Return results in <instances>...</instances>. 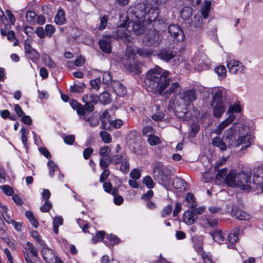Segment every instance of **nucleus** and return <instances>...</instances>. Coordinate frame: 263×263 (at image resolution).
Returning <instances> with one entry per match:
<instances>
[{
  "label": "nucleus",
  "mask_w": 263,
  "mask_h": 263,
  "mask_svg": "<svg viewBox=\"0 0 263 263\" xmlns=\"http://www.w3.org/2000/svg\"><path fill=\"white\" fill-rule=\"evenodd\" d=\"M27 54L33 62H36L40 57L39 52L34 49Z\"/></svg>",
  "instance_id": "64"
},
{
  "label": "nucleus",
  "mask_w": 263,
  "mask_h": 263,
  "mask_svg": "<svg viewBox=\"0 0 263 263\" xmlns=\"http://www.w3.org/2000/svg\"><path fill=\"white\" fill-rule=\"evenodd\" d=\"M160 20L157 24V27H153L154 29H149L148 32L143 37V44L146 46H158L162 40V35L156 30V27L159 28L158 25L160 24Z\"/></svg>",
  "instance_id": "5"
},
{
  "label": "nucleus",
  "mask_w": 263,
  "mask_h": 263,
  "mask_svg": "<svg viewBox=\"0 0 263 263\" xmlns=\"http://www.w3.org/2000/svg\"><path fill=\"white\" fill-rule=\"evenodd\" d=\"M100 119L102 122V127L105 130L109 129V125H108L110 122V117L109 112L107 110H105L100 117Z\"/></svg>",
  "instance_id": "25"
},
{
  "label": "nucleus",
  "mask_w": 263,
  "mask_h": 263,
  "mask_svg": "<svg viewBox=\"0 0 263 263\" xmlns=\"http://www.w3.org/2000/svg\"><path fill=\"white\" fill-rule=\"evenodd\" d=\"M228 170L226 168H224L219 170L217 172L216 179L217 180H219L221 182L225 183L226 181L224 180L226 177L227 176L228 174H227Z\"/></svg>",
  "instance_id": "40"
},
{
  "label": "nucleus",
  "mask_w": 263,
  "mask_h": 263,
  "mask_svg": "<svg viewBox=\"0 0 263 263\" xmlns=\"http://www.w3.org/2000/svg\"><path fill=\"white\" fill-rule=\"evenodd\" d=\"M180 98L185 106L189 105L196 99L195 91L194 89L185 91L180 95Z\"/></svg>",
  "instance_id": "17"
},
{
  "label": "nucleus",
  "mask_w": 263,
  "mask_h": 263,
  "mask_svg": "<svg viewBox=\"0 0 263 263\" xmlns=\"http://www.w3.org/2000/svg\"><path fill=\"white\" fill-rule=\"evenodd\" d=\"M192 14V10L190 7H184L180 11V16L183 20L189 19Z\"/></svg>",
  "instance_id": "41"
},
{
  "label": "nucleus",
  "mask_w": 263,
  "mask_h": 263,
  "mask_svg": "<svg viewBox=\"0 0 263 263\" xmlns=\"http://www.w3.org/2000/svg\"><path fill=\"white\" fill-rule=\"evenodd\" d=\"M41 248V253L44 260L46 263H52L53 261L58 257L55 255L53 251L49 248L46 244L45 246L42 247Z\"/></svg>",
  "instance_id": "14"
},
{
  "label": "nucleus",
  "mask_w": 263,
  "mask_h": 263,
  "mask_svg": "<svg viewBox=\"0 0 263 263\" xmlns=\"http://www.w3.org/2000/svg\"><path fill=\"white\" fill-rule=\"evenodd\" d=\"M200 127L199 125L196 123H193L191 124V130L189 133V136L190 137H195L196 134L199 131Z\"/></svg>",
  "instance_id": "55"
},
{
  "label": "nucleus",
  "mask_w": 263,
  "mask_h": 263,
  "mask_svg": "<svg viewBox=\"0 0 263 263\" xmlns=\"http://www.w3.org/2000/svg\"><path fill=\"white\" fill-rule=\"evenodd\" d=\"M47 166L49 169V174L51 177L54 176V172L59 171L58 166L52 160L48 161Z\"/></svg>",
  "instance_id": "39"
},
{
  "label": "nucleus",
  "mask_w": 263,
  "mask_h": 263,
  "mask_svg": "<svg viewBox=\"0 0 263 263\" xmlns=\"http://www.w3.org/2000/svg\"><path fill=\"white\" fill-rule=\"evenodd\" d=\"M212 144L214 146L219 147L224 151L227 149V145L219 137H215L212 140Z\"/></svg>",
  "instance_id": "31"
},
{
  "label": "nucleus",
  "mask_w": 263,
  "mask_h": 263,
  "mask_svg": "<svg viewBox=\"0 0 263 263\" xmlns=\"http://www.w3.org/2000/svg\"><path fill=\"white\" fill-rule=\"evenodd\" d=\"M147 142L151 146L158 145L161 143V140L159 137L154 134L147 135Z\"/></svg>",
  "instance_id": "42"
},
{
  "label": "nucleus",
  "mask_w": 263,
  "mask_h": 263,
  "mask_svg": "<svg viewBox=\"0 0 263 263\" xmlns=\"http://www.w3.org/2000/svg\"><path fill=\"white\" fill-rule=\"evenodd\" d=\"M227 66L231 73L240 74L245 72V66L238 61L234 59L230 60L227 62Z\"/></svg>",
  "instance_id": "12"
},
{
  "label": "nucleus",
  "mask_w": 263,
  "mask_h": 263,
  "mask_svg": "<svg viewBox=\"0 0 263 263\" xmlns=\"http://www.w3.org/2000/svg\"><path fill=\"white\" fill-rule=\"evenodd\" d=\"M42 61L44 64L49 68H54L56 66L55 63L51 60L50 57L46 53L42 55Z\"/></svg>",
  "instance_id": "37"
},
{
  "label": "nucleus",
  "mask_w": 263,
  "mask_h": 263,
  "mask_svg": "<svg viewBox=\"0 0 263 263\" xmlns=\"http://www.w3.org/2000/svg\"><path fill=\"white\" fill-rule=\"evenodd\" d=\"M159 13L157 0H146V4L138 3L130 7L125 17L128 31L140 35L148 28L147 25L157 27Z\"/></svg>",
  "instance_id": "1"
},
{
  "label": "nucleus",
  "mask_w": 263,
  "mask_h": 263,
  "mask_svg": "<svg viewBox=\"0 0 263 263\" xmlns=\"http://www.w3.org/2000/svg\"><path fill=\"white\" fill-rule=\"evenodd\" d=\"M180 87V85L178 82L172 83L165 93L171 95L176 92L177 90Z\"/></svg>",
  "instance_id": "57"
},
{
  "label": "nucleus",
  "mask_w": 263,
  "mask_h": 263,
  "mask_svg": "<svg viewBox=\"0 0 263 263\" xmlns=\"http://www.w3.org/2000/svg\"><path fill=\"white\" fill-rule=\"evenodd\" d=\"M242 107L239 103H235L234 104L230 105L227 114L235 115L234 113H239L241 111Z\"/></svg>",
  "instance_id": "32"
},
{
  "label": "nucleus",
  "mask_w": 263,
  "mask_h": 263,
  "mask_svg": "<svg viewBox=\"0 0 263 263\" xmlns=\"http://www.w3.org/2000/svg\"><path fill=\"white\" fill-rule=\"evenodd\" d=\"M110 158L111 163L115 165L120 164L122 161L124 159L122 156L119 154L110 156Z\"/></svg>",
  "instance_id": "61"
},
{
  "label": "nucleus",
  "mask_w": 263,
  "mask_h": 263,
  "mask_svg": "<svg viewBox=\"0 0 263 263\" xmlns=\"http://www.w3.org/2000/svg\"><path fill=\"white\" fill-rule=\"evenodd\" d=\"M63 219L61 216H55L53 221V230L57 234L59 232V227L63 224Z\"/></svg>",
  "instance_id": "35"
},
{
  "label": "nucleus",
  "mask_w": 263,
  "mask_h": 263,
  "mask_svg": "<svg viewBox=\"0 0 263 263\" xmlns=\"http://www.w3.org/2000/svg\"><path fill=\"white\" fill-rule=\"evenodd\" d=\"M211 3L210 1H205L201 10V13L203 17L205 19L207 18L210 11Z\"/></svg>",
  "instance_id": "43"
},
{
  "label": "nucleus",
  "mask_w": 263,
  "mask_h": 263,
  "mask_svg": "<svg viewBox=\"0 0 263 263\" xmlns=\"http://www.w3.org/2000/svg\"><path fill=\"white\" fill-rule=\"evenodd\" d=\"M100 136L102 141L105 143H109L112 141V138L110 135L106 131H101Z\"/></svg>",
  "instance_id": "52"
},
{
  "label": "nucleus",
  "mask_w": 263,
  "mask_h": 263,
  "mask_svg": "<svg viewBox=\"0 0 263 263\" xmlns=\"http://www.w3.org/2000/svg\"><path fill=\"white\" fill-rule=\"evenodd\" d=\"M252 184L256 185L252 187L263 190V165L258 167L254 172Z\"/></svg>",
  "instance_id": "13"
},
{
  "label": "nucleus",
  "mask_w": 263,
  "mask_h": 263,
  "mask_svg": "<svg viewBox=\"0 0 263 263\" xmlns=\"http://www.w3.org/2000/svg\"><path fill=\"white\" fill-rule=\"evenodd\" d=\"M211 106L213 109V115L216 118L221 117L226 110L224 102H211Z\"/></svg>",
  "instance_id": "19"
},
{
  "label": "nucleus",
  "mask_w": 263,
  "mask_h": 263,
  "mask_svg": "<svg viewBox=\"0 0 263 263\" xmlns=\"http://www.w3.org/2000/svg\"><path fill=\"white\" fill-rule=\"evenodd\" d=\"M236 124L233 123L232 126L224 133V138L229 141L230 144L235 147H238L242 145L241 149L243 150L249 147L252 141L254 139V136L252 135L250 127L241 125L238 127V137L233 140L234 136L236 133Z\"/></svg>",
  "instance_id": "3"
},
{
  "label": "nucleus",
  "mask_w": 263,
  "mask_h": 263,
  "mask_svg": "<svg viewBox=\"0 0 263 263\" xmlns=\"http://www.w3.org/2000/svg\"><path fill=\"white\" fill-rule=\"evenodd\" d=\"M142 181L148 189H152L154 186V182L152 178L149 176L144 177Z\"/></svg>",
  "instance_id": "58"
},
{
  "label": "nucleus",
  "mask_w": 263,
  "mask_h": 263,
  "mask_svg": "<svg viewBox=\"0 0 263 263\" xmlns=\"http://www.w3.org/2000/svg\"><path fill=\"white\" fill-rule=\"evenodd\" d=\"M85 85L84 83L80 85L74 84L73 86H71L69 90L71 92L82 93L83 91Z\"/></svg>",
  "instance_id": "53"
},
{
  "label": "nucleus",
  "mask_w": 263,
  "mask_h": 263,
  "mask_svg": "<svg viewBox=\"0 0 263 263\" xmlns=\"http://www.w3.org/2000/svg\"><path fill=\"white\" fill-rule=\"evenodd\" d=\"M105 235V232L103 231H99L97 234L91 239V242L96 244L100 241H102Z\"/></svg>",
  "instance_id": "56"
},
{
  "label": "nucleus",
  "mask_w": 263,
  "mask_h": 263,
  "mask_svg": "<svg viewBox=\"0 0 263 263\" xmlns=\"http://www.w3.org/2000/svg\"><path fill=\"white\" fill-rule=\"evenodd\" d=\"M21 133L22 134L21 140L24 145V146H26L27 141L28 139V134L29 133L28 130L25 128L24 127H22L21 129Z\"/></svg>",
  "instance_id": "63"
},
{
  "label": "nucleus",
  "mask_w": 263,
  "mask_h": 263,
  "mask_svg": "<svg viewBox=\"0 0 263 263\" xmlns=\"http://www.w3.org/2000/svg\"><path fill=\"white\" fill-rule=\"evenodd\" d=\"M98 99V97L93 95H86L83 98V101L84 102H91L93 104H95Z\"/></svg>",
  "instance_id": "48"
},
{
  "label": "nucleus",
  "mask_w": 263,
  "mask_h": 263,
  "mask_svg": "<svg viewBox=\"0 0 263 263\" xmlns=\"http://www.w3.org/2000/svg\"><path fill=\"white\" fill-rule=\"evenodd\" d=\"M77 223L80 227L82 229L84 233L88 232V223L80 218L77 219Z\"/></svg>",
  "instance_id": "62"
},
{
  "label": "nucleus",
  "mask_w": 263,
  "mask_h": 263,
  "mask_svg": "<svg viewBox=\"0 0 263 263\" xmlns=\"http://www.w3.org/2000/svg\"><path fill=\"white\" fill-rule=\"evenodd\" d=\"M2 216L4 220L6 221V222L8 223H11L14 220L11 219L10 215L8 214V209L6 206L3 205L2 206Z\"/></svg>",
  "instance_id": "50"
},
{
  "label": "nucleus",
  "mask_w": 263,
  "mask_h": 263,
  "mask_svg": "<svg viewBox=\"0 0 263 263\" xmlns=\"http://www.w3.org/2000/svg\"><path fill=\"white\" fill-rule=\"evenodd\" d=\"M237 230H234L232 231L228 236V240L230 242V244L227 246V248L229 249H234V245L236 243L238 240Z\"/></svg>",
  "instance_id": "26"
},
{
  "label": "nucleus",
  "mask_w": 263,
  "mask_h": 263,
  "mask_svg": "<svg viewBox=\"0 0 263 263\" xmlns=\"http://www.w3.org/2000/svg\"><path fill=\"white\" fill-rule=\"evenodd\" d=\"M111 152V148L107 145H105L101 147L99 151V155L102 157L107 156Z\"/></svg>",
  "instance_id": "60"
},
{
  "label": "nucleus",
  "mask_w": 263,
  "mask_h": 263,
  "mask_svg": "<svg viewBox=\"0 0 263 263\" xmlns=\"http://www.w3.org/2000/svg\"><path fill=\"white\" fill-rule=\"evenodd\" d=\"M172 183L176 189L181 191L185 190L186 189V182L179 177H175L172 180Z\"/></svg>",
  "instance_id": "27"
},
{
  "label": "nucleus",
  "mask_w": 263,
  "mask_h": 263,
  "mask_svg": "<svg viewBox=\"0 0 263 263\" xmlns=\"http://www.w3.org/2000/svg\"><path fill=\"white\" fill-rule=\"evenodd\" d=\"M85 105L83 106V113L82 115H79L80 119L83 118L85 116H90V113L92 112L94 110L93 103L91 102H85Z\"/></svg>",
  "instance_id": "28"
},
{
  "label": "nucleus",
  "mask_w": 263,
  "mask_h": 263,
  "mask_svg": "<svg viewBox=\"0 0 263 263\" xmlns=\"http://www.w3.org/2000/svg\"><path fill=\"white\" fill-rule=\"evenodd\" d=\"M184 204L190 208H194L196 206V203L193 194L189 193L186 194Z\"/></svg>",
  "instance_id": "29"
},
{
  "label": "nucleus",
  "mask_w": 263,
  "mask_h": 263,
  "mask_svg": "<svg viewBox=\"0 0 263 263\" xmlns=\"http://www.w3.org/2000/svg\"><path fill=\"white\" fill-rule=\"evenodd\" d=\"M194 21L193 22V26L194 27L199 29H202L203 28L202 24V18L200 16L195 15L194 16Z\"/></svg>",
  "instance_id": "59"
},
{
  "label": "nucleus",
  "mask_w": 263,
  "mask_h": 263,
  "mask_svg": "<svg viewBox=\"0 0 263 263\" xmlns=\"http://www.w3.org/2000/svg\"><path fill=\"white\" fill-rule=\"evenodd\" d=\"M81 119L84 120L89 123V124L91 127H95L99 123V120L97 117H96L93 115H90L89 116L83 117Z\"/></svg>",
  "instance_id": "33"
},
{
  "label": "nucleus",
  "mask_w": 263,
  "mask_h": 263,
  "mask_svg": "<svg viewBox=\"0 0 263 263\" xmlns=\"http://www.w3.org/2000/svg\"><path fill=\"white\" fill-rule=\"evenodd\" d=\"M211 235L215 241L217 242L218 243H223L224 242L227 243L225 238V235L223 233L222 231L220 230H215L211 232Z\"/></svg>",
  "instance_id": "24"
},
{
  "label": "nucleus",
  "mask_w": 263,
  "mask_h": 263,
  "mask_svg": "<svg viewBox=\"0 0 263 263\" xmlns=\"http://www.w3.org/2000/svg\"><path fill=\"white\" fill-rule=\"evenodd\" d=\"M168 32L171 37L177 42H182L185 38L182 29L178 25L171 24L168 26Z\"/></svg>",
  "instance_id": "11"
},
{
  "label": "nucleus",
  "mask_w": 263,
  "mask_h": 263,
  "mask_svg": "<svg viewBox=\"0 0 263 263\" xmlns=\"http://www.w3.org/2000/svg\"><path fill=\"white\" fill-rule=\"evenodd\" d=\"M106 239L110 242V244L108 243L107 240H105L104 243L105 244V245L108 246L109 247H110V246L112 247L113 246L119 243L120 241V239L118 237L112 234L107 235L106 236Z\"/></svg>",
  "instance_id": "30"
},
{
  "label": "nucleus",
  "mask_w": 263,
  "mask_h": 263,
  "mask_svg": "<svg viewBox=\"0 0 263 263\" xmlns=\"http://www.w3.org/2000/svg\"><path fill=\"white\" fill-rule=\"evenodd\" d=\"M197 218V216L196 214H195L194 211L192 210H188L184 213L183 221L186 224L191 225L196 221Z\"/></svg>",
  "instance_id": "21"
},
{
  "label": "nucleus",
  "mask_w": 263,
  "mask_h": 263,
  "mask_svg": "<svg viewBox=\"0 0 263 263\" xmlns=\"http://www.w3.org/2000/svg\"><path fill=\"white\" fill-rule=\"evenodd\" d=\"M55 23L59 25H63L65 22L64 12L63 10L60 9L54 18Z\"/></svg>",
  "instance_id": "34"
},
{
  "label": "nucleus",
  "mask_w": 263,
  "mask_h": 263,
  "mask_svg": "<svg viewBox=\"0 0 263 263\" xmlns=\"http://www.w3.org/2000/svg\"><path fill=\"white\" fill-rule=\"evenodd\" d=\"M70 105L73 109L76 110L77 113L79 116V115H82V114L83 113V105L79 104L76 100H71L70 102Z\"/></svg>",
  "instance_id": "38"
},
{
  "label": "nucleus",
  "mask_w": 263,
  "mask_h": 263,
  "mask_svg": "<svg viewBox=\"0 0 263 263\" xmlns=\"http://www.w3.org/2000/svg\"><path fill=\"white\" fill-rule=\"evenodd\" d=\"M127 23L126 19L123 20V23L120 24L117 28L116 31L113 32L112 35H110L112 38L116 40L121 39L125 42L130 43L133 40V37L127 29Z\"/></svg>",
  "instance_id": "9"
},
{
  "label": "nucleus",
  "mask_w": 263,
  "mask_h": 263,
  "mask_svg": "<svg viewBox=\"0 0 263 263\" xmlns=\"http://www.w3.org/2000/svg\"><path fill=\"white\" fill-rule=\"evenodd\" d=\"M136 51L140 56L145 57L151 55L153 52V50L151 49L141 48L136 50L133 46L127 45L125 53L126 60L125 62H124V64L128 66L131 70H132L131 67L132 61L134 62L136 57Z\"/></svg>",
  "instance_id": "6"
},
{
  "label": "nucleus",
  "mask_w": 263,
  "mask_h": 263,
  "mask_svg": "<svg viewBox=\"0 0 263 263\" xmlns=\"http://www.w3.org/2000/svg\"><path fill=\"white\" fill-rule=\"evenodd\" d=\"M110 164H111L110 156L108 158H100L99 165L102 169H107Z\"/></svg>",
  "instance_id": "49"
},
{
  "label": "nucleus",
  "mask_w": 263,
  "mask_h": 263,
  "mask_svg": "<svg viewBox=\"0 0 263 263\" xmlns=\"http://www.w3.org/2000/svg\"><path fill=\"white\" fill-rule=\"evenodd\" d=\"M31 236L39 243L41 247L45 246L46 243L45 242L44 240L42 239L41 236L36 231H32L31 232Z\"/></svg>",
  "instance_id": "46"
},
{
  "label": "nucleus",
  "mask_w": 263,
  "mask_h": 263,
  "mask_svg": "<svg viewBox=\"0 0 263 263\" xmlns=\"http://www.w3.org/2000/svg\"><path fill=\"white\" fill-rule=\"evenodd\" d=\"M250 172L237 173L236 170H231L226 177V184L231 187H238L242 190H249L251 186Z\"/></svg>",
  "instance_id": "4"
},
{
  "label": "nucleus",
  "mask_w": 263,
  "mask_h": 263,
  "mask_svg": "<svg viewBox=\"0 0 263 263\" xmlns=\"http://www.w3.org/2000/svg\"><path fill=\"white\" fill-rule=\"evenodd\" d=\"M23 31L29 37L33 36L35 32L33 27L26 24L23 25Z\"/></svg>",
  "instance_id": "54"
},
{
  "label": "nucleus",
  "mask_w": 263,
  "mask_h": 263,
  "mask_svg": "<svg viewBox=\"0 0 263 263\" xmlns=\"http://www.w3.org/2000/svg\"><path fill=\"white\" fill-rule=\"evenodd\" d=\"M36 14L34 11L28 10L26 13V18L27 22L30 24H35Z\"/></svg>",
  "instance_id": "45"
},
{
  "label": "nucleus",
  "mask_w": 263,
  "mask_h": 263,
  "mask_svg": "<svg viewBox=\"0 0 263 263\" xmlns=\"http://www.w3.org/2000/svg\"><path fill=\"white\" fill-rule=\"evenodd\" d=\"M232 216L240 220H248L251 218L249 214L236 207L232 209Z\"/></svg>",
  "instance_id": "20"
},
{
  "label": "nucleus",
  "mask_w": 263,
  "mask_h": 263,
  "mask_svg": "<svg viewBox=\"0 0 263 263\" xmlns=\"http://www.w3.org/2000/svg\"><path fill=\"white\" fill-rule=\"evenodd\" d=\"M111 37L110 35H104L99 41L101 49L106 53H109L111 52Z\"/></svg>",
  "instance_id": "15"
},
{
  "label": "nucleus",
  "mask_w": 263,
  "mask_h": 263,
  "mask_svg": "<svg viewBox=\"0 0 263 263\" xmlns=\"http://www.w3.org/2000/svg\"><path fill=\"white\" fill-rule=\"evenodd\" d=\"M111 86L115 93L120 97H123L126 93V89L120 82L115 81Z\"/></svg>",
  "instance_id": "23"
},
{
  "label": "nucleus",
  "mask_w": 263,
  "mask_h": 263,
  "mask_svg": "<svg viewBox=\"0 0 263 263\" xmlns=\"http://www.w3.org/2000/svg\"><path fill=\"white\" fill-rule=\"evenodd\" d=\"M23 252L27 263H33V260L37 257L38 251L32 243L27 241L23 246Z\"/></svg>",
  "instance_id": "10"
},
{
  "label": "nucleus",
  "mask_w": 263,
  "mask_h": 263,
  "mask_svg": "<svg viewBox=\"0 0 263 263\" xmlns=\"http://www.w3.org/2000/svg\"><path fill=\"white\" fill-rule=\"evenodd\" d=\"M236 116L232 114L228 115V117L223 121H222L215 129L214 132L216 134L220 135L223 130L231 124L235 119Z\"/></svg>",
  "instance_id": "18"
},
{
  "label": "nucleus",
  "mask_w": 263,
  "mask_h": 263,
  "mask_svg": "<svg viewBox=\"0 0 263 263\" xmlns=\"http://www.w3.org/2000/svg\"><path fill=\"white\" fill-rule=\"evenodd\" d=\"M170 72L156 66L147 72L144 80L146 89L156 95H162L171 83Z\"/></svg>",
  "instance_id": "2"
},
{
  "label": "nucleus",
  "mask_w": 263,
  "mask_h": 263,
  "mask_svg": "<svg viewBox=\"0 0 263 263\" xmlns=\"http://www.w3.org/2000/svg\"><path fill=\"white\" fill-rule=\"evenodd\" d=\"M192 65L187 64L185 68L190 69L192 66L198 70L208 69L210 66V60L203 53L196 54L192 59Z\"/></svg>",
  "instance_id": "7"
},
{
  "label": "nucleus",
  "mask_w": 263,
  "mask_h": 263,
  "mask_svg": "<svg viewBox=\"0 0 263 263\" xmlns=\"http://www.w3.org/2000/svg\"><path fill=\"white\" fill-rule=\"evenodd\" d=\"M98 99L101 103L102 104H108L111 101L110 94L106 91L101 93L98 97Z\"/></svg>",
  "instance_id": "36"
},
{
  "label": "nucleus",
  "mask_w": 263,
  "mask_h": 263,
  "mask_svg": "<svg viewBox=\"0 0 263 263\" xmlns=\"http://www.w3.org/2000/svg\"><path fill=\"white\" fill-rule=\"evenodd\" d=\"M118 190L117 189L114 188L111 194L114 196V202L116 205H120L123 202V198L120 196L118 195Z\"/></svg>",
  "instance_id": "44"
},
{
  "label": "nucleus",
  "mask_w": 263,
  "mask_h": 263,
  "mask_svg": "<svg viewBox=\"0 0 263 263\" xmlns=\"http://www.w3.org/2000/svg\"><path fill=\"white\" fill-rule=\"evenodd\" d=\"M227 90L223 87L218 88L215 91L214 95L211 102H223V97L226 96Z\"/></svg>",
  "instance_id": "22"
},
{
  "label": "nucleus",
  "mask_w": 263,
  "mask_h": 263,
  "mask_svg": "<svg viewBox=\"0 0 263 263\" xmlns=\"http://www.w3.org/2000/svg\"><path fill=\"white\" fill-rule=\"evenodd\" d=\"M176 55V52L170 48L161 49L157 54V57L161 60L168 62Z\"/></svg>",
  "instance_id": "16"
},
{
  "label": "nucleus",
  "mask_w": 263,
  "mask_h": 263,
  "mask_svg": "<svg viewBox=\"0 0 263 263\" xmlns=\"http://www.w3.org/2000/svg\"><path fill=\"white\" fill-rule=\"evenodd\" d=\"M120 170L123 174H126L129 171V163L128 159L124 158L122 161Z\"/></svg>",
  "instance_id": "47"
},
{
  "label": "nucleus",
  "mask_w": 263,
  "mask_h": 263,
  "mask_svg": "<svg viewBox=\"0 0 263 263\" xmlns=\"http://www.w3.org/2000/svg\"><path fill=\"white\" fill-rule=\"evenodd\" d=\"M167 171L166 168L158 166H155L153 170L155 179L165 188L168 187L171 183V178L167 174Z\"/></svg>",
  "instance_id": "8"
},
{
  "label": "nucleus",
  "mask_w": 263,
  "mask_h": 263,
  "mask_svg": "<svg viewBox=\"0 0 263 263\" xmlns=\"http://www.w3.org/2000/svg\"><path fill=\"white\" fill-rule=\"evenodd\" d=\"M215 72L220 79H223L226 76V69L224 66L220 65L215 69Z\"/></svg>",
  "instance_id": "51"
}]
</instances>
